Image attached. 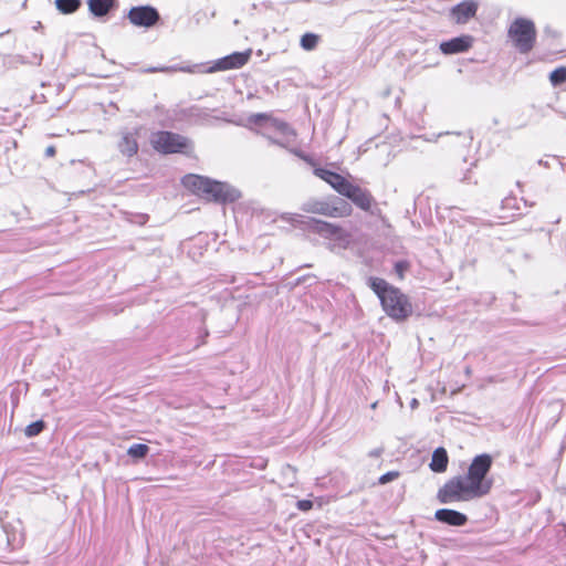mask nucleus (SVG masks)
Wrapping results in <instances>:
<instances>
[{
    "label": "nucleus",
    "mask_w": 566,
    "mask_h": 566,
    "mask_svg": "<svg viewBox=\"0 0 566 566\" xmlns=\"http://www.w3.org/2000/svg\"><path fill=\"white\" fill-rule=\"evenodd\" d=\"M492 465L491 455H476L465 475H457L448 480L438 491L437 499L442 504L469 502L488 495L493 482L488 478Z\"/></svg>",
    "instance_id": "obj_1"
},
{
    "label": "nucleus",
    "mask_w": 566,
    "mask_h": 566,
    "mask_svg": "<svg viewBox=\"0 0 566 566\" xmlns=\"http://www.w3.org/2000/svg\"><path fill=\"white\" fill-rule=\"evenodd\" d=\"M369 286L379 297L382 310L395 321H405L412 313V305L407 295L385 280L370 277Z\"/></svg>",
    "instance_id": "obj_2"
},
{
    "label": "nucleus",
    "mask_w": 566,
    "mask_h": 566,
    "mask_svg": "<svg viewBox=\"0 0 566 566\" xmlns=\"http://www.w3.org/2000/svg\"><path fill=\"white\" fill-rule=\"evenodd\" d=\"M182 185L193 193L216 202H233L241 197L240 191L230 185L199 175L185 176Z\"/></svg>",
    "instance_id": "obj_3"
},
{
    "label": "nucleus",
    "mask_w": 566,
    "mask_h": 566,
    "mask_svg": "<svg viewBox=\"0 0 566 566\" xmlns=\"http://www.w3.org/2000/svg\"><path fill=\"white\" fill-rule=\"evenodd\" d=\"M314 174L322 180L326 181L339 195L350 199L352 202L361 210H370L374 198L368 190L352 184L342 175L327 169L316 168Z\"/></svg>",
    "instance_id": "obj_4"
},
{
    "label": "nucleus",
    "mask_w": 566,
    "mask_h": 566,
    "mask_svg": "<svg viewBox=\"0 0 566 566\" xmlns=\"http://www.w3.org/2000/svg\"><path fill=\"white\" fill-rule=\"evenodd\" d=\"M250 120L255 124L264 120L261 134L266 137L271 144L287 148L295 142L296 133L284 122L266 118L264 114H254L250 117Z\"/></svg>",
    "instance_id": "obj_5"
},
{
    "label": "nucleus",
    "mask_w": 566,
    "mask_h": 566,
    "mask_svg": "<svg viewBox=\"0 0 566 566\" xmlns=\"http://www.w3.org/2000/svg\"><path fill=\"white\" fill-rule=\"evenodd\" d=\"M509 36L521 53L530 52L536 39L534 22L525 18L515 19L510 25Z\"/></svg>",
    "instance_id": "obj_6"
},
{
    "label": "nucleus",
    "mask_w": 566,
    "mask_h": 566,
    "mask_svg": "<svg viewBox=\"0 0 566 566\" xmlns=\"http://www.w3.org/2000/svg\"><path fill=\"white\" fill-rule=\"evenodd\" d=\"M302 209L305 212L322 214L329 218H343L352 214V207L344 200H321L311 199L303 203Z\"/></svg>",
    "instance_id": "obj_7"
},
{
    "label": "nucleus",
    "mask_w": 566,
    "mask_h": 566,
    "mask_svg": "<svg viewBox=\"0 0 566 566\" xmlns=\"http://www.w3.org/2000/svg\"><path fill=\"white\" fill-rule=\"evenodd\" d=\"M310 229L321 237L334 241L339 248H346L350 242V234L343 228L317 219H311Z\"/></svg>",
    "instance_id": "obj_8"
},
{
    "label": "nucleus",
    "mask_w": 566,
    "mask_h": 566,
    "mask_svg": "<svg viewBox=\"0 0 566 566\" xmlns=\"http://www.w3.org/2000/svg\"><path fill=\"white\" fill-rule=\"evenodd\" d=\"M153 147L164 154L182 151L188 146V139L169 132H157L150 137Z\"/></svg>",
    "instance_id": "obj_9"
},
{
    "label": "nucleus",
    "mask_w": 566,
    "mask_h": 566,
    "mask_svg": "<svg viewBox=\"0 0 566 566\" xmlns=\"http://www.w3.org/2000/svg\"><path fill=\"white\" fill-rule=\"evenodd\" d=\"M128 19L136 27L150 28L159 20V13L150 6L133 7L128 12Z\"/></svg>",
    "instance_id": "obj_10"
},
{
    "label": "nucleus",
    "mask_w": 566,
    "mask_h": 566,
    "mask_svg": "<svg viewBox=\"0 0 566 566\" xmlns=\"http://www.w3.org/2000/svg\"><path fill=\"white\" fill-rule=\"evenodd\" d=\"M250 57V51L248 52H234L228 56L219 59L209 70L208 72H218V71H227L239 69L243 66Z\"/></svg>",
    "instance_id": "obj_11"
},
{
    "label": "nucleus",
    "mask_w": 566,
    "mask_h": 566,
    "mask_svg": "<svg viewBox=\"0 0 566 566\" xmlns=\"http://www.w3.org/2000/svg\"><path fill=\"white\" fill-rule=\"evenodd\" d=\"M473 44V38L464 34L440 43V50L446 55L467 52Z\"/></svg>",
    "instance_id": "obj_12"
},
{
    "label": "nucleus",
    "mask_w": 566,
    "mask_h": 566,
    "mask_svg": "<svg viewBox=\"0 0 566 566\" xmlns=\"http://www.w3.org/2000/svg\"><path fill=\"white\" fill-rule=\"evenodd\" d=\"M478 10V3L474 0H464L452 8L451 15L459 24L467 23L473 18Z\"/></svg>",
    "instance_id": "obj_13"
},
{
    "label": "nucleus",
    "mask_w": 566,
    "mask_h": 566,
    "mask_svg": "<svg viewBox=\"0 0 566 566\" xmlns=\"http://www.w3.org/2000/svg\"><path fill=\"white\" fill-rule=\"evenodd\" d=\"M434 518L451 526H463L468 522V516L465 514L450 509L437 510Z\"/></svg>",
    "instance_id": "obj_14"
},
{
    "label": "nucleus",
    "mask_w": 566,
    "mask_h": 566,
    "mask_svg": "<svg viewBox=\"0 0 566 566\" xmlns=\"http://www.w3.org/2000/svg\"><path fill=\"white\" fill-rule=\"evenodd\" d=\"M118 149L126 157L136 155L138 151V144L135 135L133 133H124L118 142Z\"/></svg>",
    "instance_id": "obj_15"
},
{
    "label": "nucleus",
    "mask_w": 566,
    "mask_h": 566,
    "mask_svg": "<svg viewBox=\"0 0 566 566\" xmlns=\"http://www.w3.org/2000/svg\"><path fill=\"white\" fill-rule=\"evenodd\" d=\"M448 461L447 451L443 448H437L432 453L430 469L438 473L444 472L448 467Z\"/></svg>",
    "instance_id": "obj_16"
},
{
    "label": "nucleus",
    "mask_w": 566,
    "mask_h": 566,
    "mask_svg": "<svg viewBox=\"0 0 566 566\" xmlns=\"http://www.w3.org/2000/svg\"><path fill=\"white\" fill-rule=\"evenodd\" d=\"M116 0H88L90 11L95 17H104L108 13Z\"/></svg>",
    "instance_id": "obj_17"
},
{
    "label": "nucleus",
    "mask_w": 566,
    "mask_h": 566,
    "mask_svg": "<svg viewBox=\"0 0 566 566\" xmlns=\"http://www.w3.org/2000/svg\"><path fill=\"white\" fill-rule=\"evenodd\" d=\"M56 9L63 14L74 13L80 7V0H55Z\"/></svg>",
    "instance_id": "obj_18"
},
{
    "label": "nucleus",
    "mask_w": 566,
    "mask_h": 566,
    "mask_svg": "<svg viewBox=\"0 0 566 566\" xmlns=\"http://www.w3.org/2000/svg\"><path fill=\"white\" fill-rule=\"evenodd\" d=\"M149 452V447L144 443H135L132 444L128 450L127 454L134 459H144Z\"/></svg>",
    "instance_id": "obj_19"
},
{
    "label": "nucleus",
    "mask_w": 566,
    "mask_h": 566,
    "mask_svg": "<svg viewBox=\"0 0 566 566\" xmlns=\"http://www.w3.org/2000/svg\"><path fill=\"white\" fill-rule=\"evenodd\" d=\"M319 41V36L315 33H305L301 38V46L305 51H312L314 50Z\"/></svg>",
    "instance_id": "obj_20"
},
{
    "label": "nucleus",
    "mask_w": 566,
    "mask_h": 566,
    "mask_svg": "<svg viewBox=\"0 0 566 566\" xmlns=\"http://www.w3.org/2000/svg\"><path fill=\"white\" fill-rule=\"evenodd\" d=\"M146 72H161V73H172V72H187V73H193V67L190 66H160V67H151L147 69Z\"/></svg>",
    "instance_id": "obj_21"
},
{
    "label": "nucleus",
    "mask_w": 566,
    "mask_h": 566,
    "mask_svg": "<svg viewBox=\"0 0 566 566\" xmlns=\"http://www.w3.org/2000/svg\"><path fill=\"white\" fill-rule=\"evenodd\" d=\"M549 81L554 86L566 82V67L562 66V67L554 70L549 74Z\"/></svg>",
    "instance_id": "obj_22"
},
{
    "label": "nucleus",
    "mask_w": 566,
    "mask_h": 566,
    "mask_svg": "<svg viewBox=\"0 0 566 566\" xmlns=\"http://www.w3.org/2000/svg\"><path fill=\"white\" fill-rule=\"evenodd\" d=\"M44 428L43 421H35L27 426L24 433L27 437L32 438L38 436Z\"/></svg>",
    "instance_id": "obj_23"
},
{
    "label": "nucleus",
    "mask_w": 566,
    "mask_h": 566,
    "mask_svg": "<svg viewBox=\"0 0 566 566\" xmlns=\"http://www.w3.org/2000/svg\"><path fill=\"white\" fill-rule=\"evenodd\" d=\"M398 472L396 471H390V472H387L385 474H382L380 478H379V483L380 484H386L388 482H391L394 481L395 479L398 478Z\"/></svg>",
    "instance_id": "obj_24"
},
{
    "label": "nucleus",
    "mask_w": 566,
    "mask_h": 566,
    "mask_svg": "<svg viewBox=\"0 0 566 566\" xmlns=\"http://www.w3.org/2000/svg\"><path fill=\"white\" fill-rule=\"evenodd\" d=\"M296 506L301 511H308L312 509L313 503L308 500H301L296 503Z\"/></svg>",
    "instance_id": "obj_25"
},
{
    "label": "nucleus",
    "mask_w": 566,
    "mask_h": 566,
    "mask_svg": "<svg viewBox=\"0 0 566 566\" xmlns=\"http://www.w3.org/2000/svg\"><path fill=\"white\" fill-rule=\"evenodd\" d=\"M55 154V148L53 146H49L46 149H45V155L48 157H53Z\"/></svg>",
    "instance_id": "obj_26"
},
{
    "label": "nucleus",
    "mask_w": 566,
    "mask_h": 566,
    "mask_svg": "<svg viewBox=\"0 0 566 566\" xmlns=\"http://www.w3.org/2000/svg\"><path fill=\"white\" fill-rule=\"evenodd\" d=\"M418 405H419V401H418L416 398H413V399L411 400V402H410V407H411L412 409H416V408L418 407Z\"/></svg>",
    "instance_id": "obj_27"
},
{
    "label": "nucleus",
    "mask_w": 566,
    "mask_h": 566,
    "mask_svg": "<svg viewBox=\"0 0 566 566\" xmlns=\"http://www.w3.org/2000/svg\"><path fill=\"white\" fill-rule=\"evenodd\" d=\"M370 454L377 457L378 455V451H374Z\"/></svg>",
    "instance_id": "obj_28"
},
{
    "label": "nucleus",
    "mask_w": 566,
    "mask_h": 566,
    "mask_svg": "<svg viewBox=\"0 0 566 566\" xmlns=\"http://www.w3.org/2000/svg\"><path fill=\"white\" fill-rule=\"evenodd\" d=\"M40 27H41V23H40V22H38V25H35V27H34V29L36 30V29H39Z\"/></svg>",
    "instance_id": "obj_29"
}]
</instances>
